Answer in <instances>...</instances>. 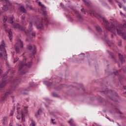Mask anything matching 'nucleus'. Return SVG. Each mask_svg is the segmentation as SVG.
<instances>
[{"mask_svg": "<svg viewBox=\"0 0 126 126\" xmlns=\"http://www.w3.org/2000/svg\"><path fill=\"white\" fill-rule=\"evenodd\" d=\"M99 17L100 18H102L103 19V21L105 22V27L107 30L113 33V34H111V37L113 38L114 36H116V29L117 30V33L120 36H121L124 40H126V34L123 32V27H121V26H118L117 27H115L114 25H112L111 26V27H109V23H108V21L106 19V18L102 17L101 15H99Z\"/></svg>", "mask_w": 126, "mask_h": 126, "instance_id": "obj_1", "label": "nucleus"}, {"mask_svg": "<svg viewBox=\"0 0 126 126\" xmlns=\"http://www.w3.org/2000/svg\"><path fill=\"white\" fill-rule=\"evenodd\" d=\"M25 66L27 67L30 68L32 66V62H29L26 63V58H24L23 62H21L20 63L19 69L20 70L21 74H25L28 72V69L27 68H25Z\"/></svg>", "mask_w": 126, "mask_h": 126, "instance_id": "obj_2", "label": "nucleus"}, {"mask_svg": "<svg viewBox=\"0 0 126 126\" xmlns=\"http://www.w3.org/2000/svg\"><path fill=\"white\" fill-rule=\"evenodd\" d=\"M5 44H4V41L3 40L2 41V43L0 45V51H1L3 52V55L1 53H0V58L1 59H4L5 61L7 60V54H6V50L5 48Z\"/></svg>", "mask_w": 126, "mask_h": 126, "instance_id": "obj_3", "label": "nucleus"}, {"mask_svg": "<svg viewBox=\"0 0 126 126\" xmlns=\"http://www.w3.org/2000/svg\"><path fill=\"white\" fill-rule=\"evenodd\" d=\"M38 4L41 7V9L43 11V14L44 16V21H45V23L47 24V23H49V19H48V17H47V12L46 11V7L40 1L38 2Z\"/></svg>", "mask_w": 126, "mask_h": 126, "instance_id": "obj_4", "label": "nucleus"}, {"mask_svg": "<svg viewBox=\"0 0 126 126\" xmlns=\"http://www.w3.org/2000/svg\"><path fill=\"white\" fill-rule=\"evenodd\" d=\"M14 48L17 53H19L20 50L19 48H23V42L21 39L18 40V41L14 45Z\"/></svg>", "mask_w": 126, "mask_h": 126, "instance_id": "obj_5", "label": "nucleus"}, {"mask_svg": "<svg viewBox=\"0 0 126 126\" xmlns=\"http://www.w3.org/2000/svg\"><path fill=\"white\" fill-rule=\"evenodd\" d=\"M4 77H6V76H3L2 81L0 82V92H2V89H3L4 87L6 86V84L9 82L8 80H4Z\"/></svg>", "mask_w": 126, "mask_h": 126, "instance_id": "obj_6", "label": "nucleus"}, {"mask_svg": "<svg viewBox=\"0 0 126 126\" xmlns=\"http://www.w3.org/2000/svg\"><path fill=\"white\" fill-rule=\"evenodd\" d=\"M15 90V88L12 87L11 89H9L8 92H7L6 93H5L4 96L1 97L2 101H4L6 98H7V96L9 95H10V94H12L13 93V91Z\"/></svg>", "mask_w": 126, "mask_h": 126, "instance_id": "obj_7", "label": "nucleus"}, {"mask_svg": "<svg viewBox=\"0 0 126 126\" xmlns=\"http://www.w3.org/2000/svg\"><path fill=\"white\" fill-rule=\"evenodd\" d=\"M28 50H32V56H34V55H35V54H36V46H35V45H33V46H32L31 45L29 44L28 45Z\"/></svg>", "mask_w": 126, "mask_h": 126, "instance_id": "obj_8", "label": "nucleus"}, {"mask_svg": "<svg viewBox=\"0 0 126 126\" xmlns=\"http://www.w3.org/2000/svg\"><path fill=\"white\" fill-rule=\"evenodd\" d=\"M69 7L71 9L74 11V12L76 13V14H77V18H78L79 21H81V22L82 21V20H83L82 17H81V16H80V15L79 14V13H78V11H76V10L74 9V7H73V6H70Z\"/></svg>", "mask_w": 126, "mask_h": 126, "instance_id": "obj_9", "label": "nucleus"}, {"mask_svg": "<svg viewBox=\"0 0 126 126\" xmlns=\"http://www.w3.org/2000/svg\"><path fill=\"white\" fill-rule=\"evenodd\" d=\"M14 28H18V29H19V30H21V31H24L25 29H26V28H25V27H22L21 26H20L19 24H14Z\"/></svg>", "mask_w": 126, "mask_h": 126, "instance_id": "obj_10", "label": "nucleus"}, {"mask_svg": "<svg viewBox=\"0 0 126 126\" xmlns=\"http://www.w3.org/2000/svg\"><path fill=\"white\" fill-rule=\"evenodd\" d=\"M32 28V23H30L29 26V30H28L25 32V33L27 36H30V32L32 31V30L31 29Z\"/></svg>", "mask_w": 126, "mask_h": 126, "instance_id": "obj_11", "label": "nucleus"}, {"mask_svg": "<svg viewBox=\"0 0 126 126\" xmlns=\"http://www.w3.org/2000/svg\"><path fill=\"white\" fill-rule=\"evenodd\" d=\"M19 83H20V80L17 78L14 79L12 82V84L13 85H18Z\"/></svg>", "mask_w": 126, "mask_h": 126, "instance_id": "obj_12", "label": "nucleus"}, {"mask_svg": "<svg viewBox=\"0 0 126 126\" xmlns=\"http://www.w3.org/2000/svg\"><path fill=\"white\" fill-rule=\"evenodd\" d=\"M37 29H43V21L40 22L36 26Z\"/></svg>", "mask_w": 126, "mask_h": 126, "instance_id": "obj_13", "label": "nucleus"}, {"mask_svg": "<svg viewBox=\"0 0 126 126\" xmlns=\"http://www.w3.org/2000/svg\"><path fill=\"white\" fill-rule=\"evenodd\" d=\"M118 57L119 58V59L122 62V63H124L125 62V58H124V56L123 55H121V54H119Z\"/></svg>", "mask_w": 126, "mask_h": 126, "instance_id": "obj_14", "label": "nucleus"}, {"mask_svg": "<svg viewBox=\"0 0 126 126\" xmlns=\"http://www.w3.org/2000/svg\"><path fill=\"white\" fill-rule=\"evenodd\" d=\"M88 13L92 16L94 15V16H96V13H95L94 11L92 10H89Z\"/></svg>", "mask_w": 126, "mask_h": 126, "instance_id": "obj_15", "label": "nucleus"}, {"mask_svg": "<svg viewBox=\"0 0 126 126\" xmlns=\"http://www.w3.org/2000/svg\"><path fill=\"white\" fill-rule=\"evenodd\" d=\"M107 52L109 55V57L111 58V59H112V60H115V56H114V55H113V53L109 52V51L108 50L107 51Z\"/></svg>", "mask_w": 126, "mask_h": 126, "instance_id": "obj_16", "label": "nucleus"}, {"mask_svg": "<svg viewBox=\"0 0 126 126\" xmlns=\"http://www.w3.org/2000/svg\"><path fill=\"white\" fill-rule=\"evenodd\" d=\"M8 20L11 24H12L13 23V16H11L8 19Z\"/></svg>", "mask_w": 126, "mask_h": 126, "instance_id": "obj_17", "label": "nucleus"}, {"mask_svg": "<svg viewBox=\"0 0 126 126\" xmlns=\"http://www.w3.org/2000/svg\"><path fill=\"white\" fill-rule=\"evenodd\" d=\"M82 1L84 2L85 5H86V6H90V2L87 1V0H82Z\"/></svg>", "mask_w": 126, "mask_h": 126, "instance_id": "obj_18", "label": "nucleus"}, {"mask_svg": "<svg viewBox=\"0 0 126 126\" xmlns=\"http://www.w3.org/2000/svg\"><path fill=\"white\" fill-rule=\"evenodd\" d=\"M7 5H11V4L9 2L8 0H4ZM0 2H3V0H0Z\"/></svg>", "mask_w": 126, "mask_h": 126, "instance_id": "obj_19", "label": "nucleus"}, {"mask_svg": "<svg viewBox=\"0 0 126 126\" xmlns=\"http://www.w3.org/2000/svg\"><path fill=\"white\" fill-rule=\"evenodd\" d=\"M8 36H9V38L10 40V41H11V39H12V38H11V37L12 36V32L10 31H9L8 32Z\"/></svg>", "mask_w": 126, "mask_h": 126, "instance_id": "obj_20", "label": "nucleus"}, {"mask_svg": "<svg viewBox=\"0 0 126 126\" xmlns=\"http://www.w3.org/2000/svg\"><path fill=\"white\" fill-rule=\"evenodd\" d=\"M20 10L22 12H25V8H24V6H21L20 7Z\"/></svg>", "mask_w": 126, "mask_h": 126, "instance_id": "obj_21", "label": "nucleus"}, {"mask_svg": "<svg viewBox=\"0 0 126 126\" xmlns=\"http://www.w3.org/2000/svg\"><path fill=\"white\" fill-rule=\"evenodd\" d=\"M96 30L97 32H102V29H101V28L99 26L96 27Z\"/></svg>", "mask_w": 126, "mask_h": 126, "instance_id": "obj_22", "label": "nucleus"}, {"mask_svg": "<svg viewBox=\"0 0 126 126\" xmlns=\"http://www.w3.org/2000/svg\"><path fill=\"white\" fill-rule=\"evenodd\" d=\"M15 70L13 68H10L9 69H8V72H10V73H14Z\"/></svg>", "mask_w": 126, "mask_h": 126, "instance_id": "obj_23", "label": "nucleus"}, {"mask_svg": "<svg viewBox=\"0 0 126 126\" xmlns=\"http://www.w3.org/2000/svg\"><path fill=\"white\" fill-rule=\"evenodd\" d=\"M7 122V117H4L3 118V125H5V124H6Z\"/></svg>", "mask_w": 126, "mask_h": 126, "instance_id": "obj_24", "label": "nucleus"}, {"mask_svg": "<svg viewBox=\"0 0 126 126\" xmlns=\"http://www.w3.org/2000/svg\"><path fill=\"white\" fill-rule=\"evenodd\" d=\"M2 9L4 10V11H7V10H8V6H7V5H4Z\"/></svg>", "mask_w": 126, "mask_h": 126, "instance_id": "obj_25", "label": "nucleus"}, {"mask_svg": "<svg viewBox=\"0 0 126 126\" xmlns=\"http://www.w3.org/2000/svg\"><path fill=\"white\" fill-rule=\"evenodd\" d=\"M44 84H46L47 86H51L53 84L51 82H44Z\"/></svg>", "mask_w": 126, "mask_h": 126, "instance_id": "obj_26", "label": "nucleus"}, {"mask_svg": "<svg viewBox=\"0 0 126 126\" xmlns=\"http://www.w3.org/2000/svg\"><path fill=\"white\" fill-rule=\"evenodd\" d=\"M115 97H118V94H116L115 96L113 95V98L109 97V99H110V100H112V101H117V99H115Z\"/></svg>", "mask_w": 126, "mask_h": 126, "instance_id": "obj_27", "label": "nucleus"}, {"mask_svg": "<svg viewBox=\"0 0 126 126\" xmlns=\"http://www.w3.org/2000/svg\"><path fill=\"white\" fill-rule=\"evenodd\" d=\"M42 112V110L39 109L37 113L35 114V117H37V116H39L40 115V113Z\"/></svg>", "mask_w": 126, "mask_h": 126, "instance_id": "obj_28", "label": "nucleus"}, {"mask_svg": "<svg viewBox=\"0 0 126 126\" xmlns=\"http://www.w3.org/2000/svg\"><path fill=\"white\" fill-rule=\"evenodd\" d=\"M32 34V37H35V36H36V33L35 32H32L31 33V32H30V35H28V36H30Z\"/></svg>", "mask_w": 126, "mask_h": 126, "instance_id": "obj_29", "label": "nucleus"}, {"mask_svg": "<svg viewBox=\"0 0 126 126\" xmlns=\"http://www.w3.org/2000/svg\"><path fill=\"white\" fill-rule=\"evenodd\" d=\"M120 71H121V70H117L116 71L114 72L113 73L115 74V75H118V74H119V72H120Z\"/></svg>", "mask_w": 126, "mask_h": 126, "instance_id": "obj_30", "label": "nucleus"}, {"mask_svg": "<svg viewBox=\"0 0 126 126\" xmlns=\"http://www.w3.org/2000/svg\"><path fill=\"white\" fill-rule=\"evenodd\" d=\"M22 122H25V119L24 118V116H23V112H22Z\"/></svg>", "mask_w": 126, "mask_h": 126, "instance_id": "obj_31", "label": "nucleus"}, {"mask_svg": "<svg viewBox=\"0 0 126 126\" xmlns=\"http://www.w3.org/2000/svg\"><path fill=\"white\" fill-rule=\"evenodd\" d=\"M26 7H28L29 8H30V9H32V10L33 9V8H32V5H29L28 4H27L26 5Z\"/></svg>", "mask_w": 126, "mask_h": 126, "instance_id": "obj_32", "label": "nucleus"}, {"mask_svg": "<svg viewBox=\"0 0 126 126\" xmlns=\"http://www.w3.org/2000/svg\"><path fill=\"white\" fill-rule=\"evenodd\" d=\"M81 12H82L83 14H86L85 10H84V8H82L81 9Z\"/></svg>", "mask_w": 126, "mask_h": 126, "instance_id": "obj_33", "label": "nucleus"}, {"mask_svg": "<svg viewBox=\"0 0 126 126\" xmlns=\"http://www.w3.org/2000/svg\"><path fill=\"white\" fill-rule=\"evenodd\" d=\"M101 93H103V94H106V93H108V89H105V91L101 92Z\"/></svg>", "mask_w": 126, "mask_h": 126, "instance_id": "obj_34", "label": "nucleus"}, {"mask_svg": "<svg viewBox=\"0 0 126 126\" xmlns=\"http://www.w3.org/2000/svg\"><path fill=\"white\" fill-rule=\"evenodd\" d=\"M123 22H125L123 26L125 28H126V20H123Z\"/></svg>", "mask_w": 126, "mask_h": 126, "instance_id": "obj_35", "label": "nucleus"}, {"mask_svg": "<svg viewBox=\"0 0 126 126\" xmlns=\"http://www.w3.org/2000/svg\"><path fill=\"white\" fill-rule=\"evenodd\" d=\"M35 122L32 121L31 124L30 125V126H35Z\"/></svg>", "mask_w": 126, "mask_h": 126, "instance_id": "obj_36", "label": "nucleus"}, {"mask_svg": "<svg viewBox=\"0 0 126 126\" xmlns=\"http://www.w3.org/2000/svg\"><path fill=\"white\" fill-rule=\"evenodd\" d=\"M18 60H19V58H15L14 60V63H16V62H17V61H18Z\"/></svg>", "mask_w": 126, "mask_h": 126, "instance_id": "obj_37", "label": "nucleus"}, {"mask_svg": "<svg viewBox=\"0 0 126 126\" xmlns=\"http://www.w3.org/2000/svg\"><path fill=\"white\" fill-rule=\"evenodd\" d=\"M118 46L119 47H121L122 46V41L121 40L119 41V42L118 43Z\"/></svg>", "mask_w": 126, "mask_h": 126, "instance_id": "obj_38", "label": "nucleus"}, {"mask_svg": "<svg viewBox=\"0 0 126 126\" xmlns=\"http://www.w3.org/2000/svg\"><path fill=\"white\" fill-rule=\"evenodd\" d=\"M21 19H22L21 20H25V16H24V15L22 16Z\"/></svg>", "mask_w": 126, "mask_h": 126, "instance_id": "obj_39", "label": "nucleus"}, {"mask_svg": "<svg viewBox=\"0 0 126 126\" xmlns=\"http://www.w3.org/2000/svg\"><path fill=\"white\" fill-rule=\"evenodd\" d=\"M21 23L23 25L25 24V21L21 20Z\"/></svg>", "mask_w": 126, "mask_h": 126, "instance_id": "obj_40", "label": "nucleus"}, {"mask_svg": "<svg viewBox=\"0 0 126 126\" xmlns=\"http://www.w3.org/2000/svg\"><path fill=\"white\" fill-rule=\"evenodd\" d=\"M6 20H7V17H4V19H3V22H5V21H6Z\"/></svg>", "mask_w": 126, "mask_h": 126, "instance_id": "obj_41", "label": "nucleus"}, {"mask_svg": "<svg viewBox=\"0 0 126 126\" xmlns=\"http://www.w3.org/2000/svg\"><path fill=\"white\" fill-rule=\"evenodd\" d=\"M52 123L53 124V125H56V122H54V121H55V119H51Z\"/></svg>", "mask_w": 126, "mask_h": 126, "instance_id": "obj_42", "label": "nucleus"}, {"mask_svg": "<svg viewBox=\"0 0 126 126\" xmlns=\"http://www.w3.org/2000/svg\"><path fill=\"white\" fill-rule=\"evenodd\" d=\"M30 85L31 87H33V86H34V83H30Z\"/></svg>", "mask_w": 126, "mask_h": 126, "instance_id": "obj_43", "label": "nucleus"}, {"mask_svg": "<svg viewBox=\"0 0 126 126\" xmlns=\"http://www.w3.org/2000/svg\"><path fill=\"white\" fill-rule=\"evenodd\" d=\"M118 5L120 8H122V4L121 3H118Z\"/></svg>", "mask_w": 126, "mask_h": 126, "instance_id": "obj_44", "label": "nucleus"}, {"mask_svg": "<svg viewBox=\"0 0 126 126\" xmlns=\"http://www.w3.org/2000/svg\"><path fill=\"white\" fill-rule=\"evenodd\" d=\"M1 73H2V70L0 68V76L1 75Z\"/></svg>", "mask_w": 126, "mask_h": 126, "instance_id": "obj_45", "label": "nucleus"}, {"mask_svg": "<svg viewBox=\"0 0 126 126\" xmlns=\"http://www.w3.org/2000/svg\"><path fill=\"white\" fill-rule=\"evenodd\" d=\"M17 118L18 120H20V119H21L20 116H19V115H17Z\"/></svg>", "mask_w": 126, "mask_h": 126, "instance_id": "obj_46", "label": "nucleus"}, {"mask_svg": "<svg viewBox=\"0 0 126 126\" xmlns=\"http://www.w3.org/2000/svg\"><path fill=\"white\" fill-rule=\"evenodd\" d=\"M120 14H121V15L122 16H125V14H124V13H123V12H120Z\"/></svg>", "mask_w": 126, "mask_h": 126, "instance_id": "obj_47", "label": "nucleus"}, {"mask_svg": "<svg viewBox=\"0 0 126 126\" xmlns=\"http://www.w3.org/2000/svg\"><path fill=\"white\" fill-rule=\"evenodd\" d=\"M11 116H13V111H11L10 112Z\"/></svg>", "mask_w": 126, "mask_h": 126, "instance_id": "obj_48", "label": "nucleus"}, {"mask_svg": "<svg viewBox=\"0 0 126 126\" xmlns=\"http://www.w3.org/2000/svg\"><path fill=\"white\" fill-rule=\"evenodd\" d=\"M19 109V108H18V107L17 108V113L18 115H19V111H18V110Z\"/></svg>", "mask_w": 126, "mask_h": 126, "instance_id": "obj_49", "label": "nucleus"}, {"mask_svg": "<svg viewBox=\"0 0 126 126\" xmlns=\"http://www.w3.org/2000/svg\"><path fill=\"white\" fill-rule=\"evenodd\" d=\"M25 111L26 114H27V113H28V111L27 110V109H25Z\"/></svg>", "mask_w": 126, "mask_h": 126, "instance_id": "obj_50", "label": "nucleus"}, {"mask_svg": "<svg viewBox=\"0 0 126 126\" xmlns=\"http://www.w3.org/2000/svg\"><path fill=\"white\" fill-rule=\"evenodd\" d=\"M27 102H29V98L26 99Z\"/></svg>", "mask_w": 126, "mask_h": 126, "instance_id": "obj_51", "label": "nucleus"}, {"mask_svg": "<svg viewBox=\"0 0 126 126\" xmlns=\"http://www.w3.org/2000/svg\"><path fill=\"white\" fill-rule=\"evenodd\" d=\"M116 2H117V3H120V2H119V1H118V0H114Z\"/></svg>", "mask_w": 126, "mask_h": 126, "instance_id": "obj_52", "label": "nucleus"}, {"mask_svg": "<svg viewBox=\"0 0 126 126\" xmlns=\"http://www.w3.org/2000/svg\"><path fill=\"white\" fill-rule=\"evenodd\" d=\"M52 94L53 95V96H57V94H56L55 93H53Z\"/></svg>", "mask_w": 126, "mask_h": 126, "instance_id": "obj_53", "label": "nucleus"}, {"mask_svg": "<svg viewBox=\"0 0 126 126\" xmlns=\"http://www.w3.org/2000/svg\"><path fill=\"white\" fill-rule=\"evenodd\" d=\"M108 1H109V2H110V3H112V0H108Z\"/></svg>", "mask_w": 126, "mask_h": 126, "instance_id": "obj_54", "label": "nucleus"}, {"mask_svg": "<svg viewBox=\"0 0 126 126\" xmlns=\"http://www.w3.org/2000/svg\"><path fill=\"white\" fill-rule=\"evenodd\" d=\"M123 9H124V10H125L126 12V7H124L123 8Z\"/></svg>", "mask_w": 126, "mask_h": 126, "instance_id": "obj_55", "label": "nucleus"}, {"mask_svg": "<svg viewBox=\"0 0 126 126\" xmlns=\"http://www.w3.org/2000/svg\"><path fill=\"white\" fill-rule=\"evenodd\" d=\"M29 90H29V88H28V89H27L25 90L26 91H29Z\"/></svg>", "mask_w": 126, "mask_h": 126, "instance_id": "obj_56", "label": "nucleus"}, {"mask_svg": "<svg viewBox=\"0 0 126 126\" xmlns=\"http://www.w3.org/2000/svg\"><path fill=\"white\" fill-rule=\"evenodd\" d=\"M123 88H124V89H126V86H124Z\"/></svg>", "mask_w": 126, "mask_h": 126, "instance_id": "obj_57", "label": "nucleus"}, {"mask_svg": "<svg viewBox=\"0 0 126 126\" xmlns=\"http://www.w3.org/2000/svg\"><path fill=\"white\" fill-rule=\"evenodd\" d=\"M110 22L111 23H112V24H113V22H112V19H110Z\"/></svg>", "mask_w": 126, "mask_h": 126, "instance_id": "obj_58", "label": "nucleus"}, {"mask_svg": "<svg viewBox=\"0 0 126 126\" xmlns=\"http://www.w3.org/2000/svg\"><path fill=\"white\" fill-rule=\"evenodd\" d=\"M99 102H100L101 103H102V102H103V101L102 100H99Z\"/></svg>", "mask_w": 126, "mask_h": 126, "instance_id": "obj_59", "label": "nucleus"}, {"mask_svg": "<svg viewBox=\"0 0 126 126\" xmlns=\"http://www.w3.org/2000/svg\"><path fill=\"white\" fill-rule=\"evenodd\" d=\"M123 1H124V2H126V0H123Z\"/></svg>", "mask_w": 126, "mask_h": 126, "instance_id": "obj_60", "label": "nucleus"}, {"mask_svg": "<svg viewBox=\"0 0 126 126\" xmlns=\"http://www.w3.org/2000/svg\"><path fill=\"white\" fill-rule=\"evenodd\" d=\"M13 110H15V107H13Z\"/></svg>", "mask_w": 126, "mask_h": 126, "instance_id": "obj_61", "label": "nucleus"}, {"mask_svg": "<svg viewBox=\"0 0 126 126\" xmlns=\"http://www.w3.org/2000/svg\"><path fill=\"white\" fill-rule=\"evenodd\" d=\"M11 97H12V99H14V97H13V96H11Z\"/></svg>", "mask_w": 126, "mask_h": 126, "instance_id": "obj_62", "label": "nucleus"}, {"mask_svg": "<svg viewBox=\"0 0 126 126\" xmlns=\"http://www.w3.org/2000/svg\"><path fill=\"white\" fill-rule=\"evenodd\" d=\"M3 26H5V23L3 24Z\"/></svg>", "mask_w": 126, "mask_h": 126, "instance_id": "obj_63", "label": "nucleus"}, {"mask_svg": "<svg viewBox=\"0 0 126 126\" xmlns=\"http://www.w3.org/2000/svg\"><path fill=\"white\" fill-rule=\"evenodd\" d=\"M124 94H126V92L124 93Z\"/></svg>", "mask_w": 126, "mask_h": 126, "instance_id": "obj_64", "label": "nucleus"}]
</instances>
